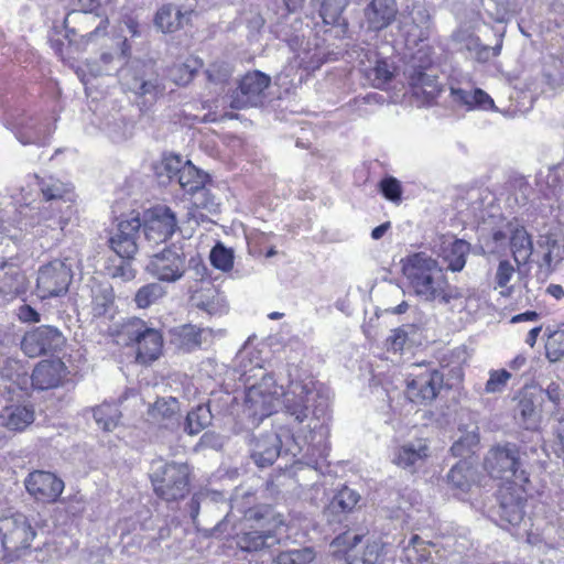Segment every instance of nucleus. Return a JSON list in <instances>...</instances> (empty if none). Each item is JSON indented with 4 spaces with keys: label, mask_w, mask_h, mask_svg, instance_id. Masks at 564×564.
<instances>
[{
    "label": "nucleus",
    "mask_w": 564,
    "mask_h": 564,
    "mask_svg": "<svg viewBox=\"0 0 564 564\" xmlns=\"http://www.w3.org/2000/svg\"><path fill=\"white\" fill-rule=\"evenodd\" d=\"M66 554L63 542L55 538L45 540L42 545L30 547L28 555L40 563H51L61 560Z\"/></svg>",
    "instance_id": "nucleus-38"
},
{
    "label": "nucleus",
    "mask_w": 564,
    "mask_h": 564,
    "mask_svg": "<svg viewBox=\"0 0 564 564\" xmlns=\"http://www.w3.org/2000/svg\"><path fill=\"white\" fill-rule=\"evenodd\" d=\"M283 523L282 516L270 507L248 509L243 513L242 532L238 535L237 544L248 552L272 547L280 542L278 530Z\"/></svg>",
    "instance_id": "nucleus-4"
},
{
    "label": "nucleus",
    "mask_w": 564,
    "mask_h": 564,
    "mask_svg": "<svg viewBox=\"0 0 564 564\" xmlns=\"http://www.w3.org/2000/svg\"><path fill=\"white\" fill-rule=\"evenodd\" d=\"M166 295V289L158 282L143 285L138 290L134 302L138 307L147 308Z\"/></svg>",
    "instance_id": "nucleus-50"
},
{
    "label": "nucleus",
    "mask_w": 564,
    "mask_h": 564,
    "mask_svg": "<svg viewBox=\"0 0 564 564\" xmlns=\"http://www.w3.org/2000/svg\"><path fill=\"white\" fill-rule=\"evenodd\" d=\"M223 499V495L217 491L200 490L199 492L195 494L189 503L192 518L195 519L198 516L202 505L208 506L209 503H217Z\"/></svg>",
    "instance_id": "nucleus-56"
},
{
    "label": "nucleus",
    "mask_w": 564,
    "mask_h": 564,
    "mask_svg": "<svg viewBox=\"0 0 564 564\" xmlns=\"http://www.w3.org/2000/svg\"><path fill=\"white\" fill-rule=\"evenodd\" d=\"M484 467L492 478L503 480V486H527L530 481L527 453L514 443L492 446L485 456Z\"/></svg>",
    "instance_id": "nucleus-5"
},
{
    "label": "nucleus",
    "mask_w": 564,
    "mask_h": 564,
    "mask_svg": "<svg viewBox=\"0 0 564 564\" xmlns=\"http://www.w3.org/2000/svg\"><path fill=\"white\" fill-rule=\"evenodd\" d=\"M0 375L2 378H6L13 382L19 389L24 390L29 383V376L26 368L21 364V361L8 358L4 360L3 365L0 368Z\"/></svg>",
    "instance_id": "nucleus-48"
},
{
    "label": "nucleus",
    "mask_w": 564,
    "mask_h": 564,
    "mask_svg": "<svg viewBox=\"0 0 564 564\" xmlns=\"http://www.w3.org/2000/svg\"><path fill=\"white\" fill-rule=\"evenodd\" d=\"M475 470L467 462H458L447 474V482L456 489L467 491L474 482Z\"/></svg>",
    "instance_id": "nucleus-43"
},
{
    "label": "nucleus",
    "mask_w": 564,
    "mask_h": 564,
    "mask_svg": "<svg viewBox=\"0 0 564 564\" xmlns=\"http://www.w3.org/2000/svg\"><path fill=\"white\" fill-rule=\"evenodd\" d=\"M556 219L558 231L541 236L535 251L536 256L542 253V260H538V263L546 273H550L554 265L564 258V204L558 207Z\"/></svg>",
    "instance_id": "nucleus-17"
},
{
    "label": "nucleus",
    "mask_w": 564,
    "mask_h": 564,
    "mask_svg": "<svg viewBox=\"0 0 564 564\" xmlns=\"http://www.w3.org/2000/svg\"><path fill=\"white\" fill-rule=\"evenodd\" d=\"M443 387V376L437 370L410 373L406 378V398L417 404L432 402Z\"/></svg>",
    "instance_id": "nucleus-18"
},
{
    "label": "nucleus",
    "mask_w": 564,
    "mask_h": 564,
    "mask_svg": "<svg viewBox=\"0 0 564 564\" xmlns=\"http://www.w3.org/2000/svg\"><path fill=\"white\" fill-rule=\"evenodd\" d=\"M113 291L109 285H99L93 291L91 313L95 317L109 314L113 306Z\"/></svg>",
    "instance_id": "nucleus-47"
},
{
    "label": "nucleus",
    "mask_w": 564,
    "mask_h": 564,
    "mask_svg": "<svg viewBox=\"0 0 564 564\" xmlns=\"http://www.w3.org/2000/svg\"><path fill=\"white\" fill-rule=\"evenodd\" d=\"M121 413L116 404L102 403L94 409V419L99 427L112 431L119 423Z\"/></svg>",
    "instance_id": "nucleus-49"
},
{
    "label": "nucleus",
    "mask_w": 564,
    "mask_h": 564,
    "mask_svg": "<svg viewBox=\"0 0 564 564\" xmlns=\"http://www.w3.org/2000/svg\"><path fill=\"white\" fill-rule=\"evenodd\" d=\"M259 382L248 387L245 404L250 416L262 420L270 416L281 404L285 413L299 424L306 422L307 434L303 442L308 447L317 446L319 452L325 449V438L328 429L325 424L327 411L326 400L318 393L312 380L291 381L288 390L278 386L272 376L264 373L259 367Z\"/></svg>",
    "instance_id": "nucleus-1"
},
{
    "label": "nucleus",
    "mask_w": 564,
    "mask_h": 564,
    "mask_svg": "<svg viewBox=\"0 0 564 564\" xmlns=\"http://www.w3.org/2000/svg\"><path fill=\"white\" fill-rule=\"evenodd\" d=\"M205 332V329H200L194 325L182 326L177 332L181 346L187 350L199 347L202 345V335Z\"/></svg>",
    "instance_id": "nucleus-54"
},
{
    "label": "nucleus",
    "mask_w": 564,
    "mask_h": 564,
    "mask_svg": "<svg viewBox=\"0 0 564 564\" xmlns=\"http://www.w3.org/2000/svg\"><path fill=\"white\" fill-rule=\"evenodd\" d=\"M28 492L39 501L55 502L64 490V481L50 471L35 470L26 477Z\"/></svg>",
    "instance_id": "nucleus-23"
},
{
    "label": "nucleus",
    "mask_w": 564,
    "mask_h": 564,
    "mask_svg": "<svg viewBox=\"0 0 564 564\" xmlns=\"http://www.w3.org/2000/svg\"><path fill=\"white\" fill-rule=\"evenodd\" d=\"M202 67V63L197 58H188L184 64L172 70L173 79L178 85H185L191 82L194 74Z\"/></svg>",
    "instance_id": "nucleus-55"
},
{
    "label": "nucleus",
    "mask_w": 564,
    "mask_h": 564,
    "mask_svg": "<svg viewBox=\"0 0 564 564\" xmlns=\"http://www.w3.org/2000/svg\"><path fill=\"white\" fill-rule=\"evenodd\" d=\"M141 225L142 223L138 215L131 216L120 220L116 230L111 234L109 239L110 248L121 259L130 260L135 256L140 247L138 239Z\"/></svg>",
    "instance_id": "nucleus-19"
},
{
    "label": "nucleus",
    "mask_w": 564,
    "mask_h": 564,
    "mask_svg": "<svg viewBox=\"0 0 564 564\" xmlns=\"http://www.w3.org/2000/svg\"><path fill=\"white\" fill-rule=\"evenodd\" d=\"M361 539L362 534L351 531L338 535L330 544L334 555L343 557L346 564H383V545L378 541L367 543L361 556L356 555L355 549Z\"/></svg>",
    "instance_id": "nucleus-11"
},
{
    "label": "nucleus",
    "mask_w": 564,
    "mask_h": 564,
    "mask_svg": "<svg viewBox=\"0 0 564 564\" xmlns=\"http://www.w3.org/2000/svg\"><path fill=\"white\" fill-rule=\"evenodd\" d=\"M212 422V413L207 405H198L189 411L184 423V431L189 435H196Z\"/></svg>",
    "instance_id": "nucleus-46"
},
{
    "label": "nucleus",
    "mask_w": 564,
    "mask_h": 564,
    "mask_svg": "<svg viewBox=\"0 0 564 564\" xmlns=\"http://www.w3.org/2000/svg\"><path fill=\"white\" fill-rule=\"evenodd\" d=\"M403 274L414 294L424 302L449 304L459 297L457 289L449 285L443 268L424 252L414 253L404 260Z\"/></svg>",
    "instance_id": "nucleus-2"
},
{
    "label": "nucleus",
    "mask_w": 564,
    "mask_h": 564,
    "mask_svg": "<svg viewBox=\"0 0 564 564\" xmlns=\"http://www.w3.org/2000/svg\"><path fill=\"white\" fill-rule=\"evenodd\" d=\"M210 262L215 268L227 271L232 267V254L228 249L218 245L210 252Z\"/></svg>",
    "instance_id": "nucleus-58"
},
{
    "label": "nucleus",
    "mask_w": 564,
    "mask_h": 564,
    "mask_svg": "<svg viewBox=\"0 0 564 564\" xmlns=\"http://www.w3.org/2000/svg\"><path fill=\"white\" fill-rule=\"evenodd\" d=\"M24 286V275L14 265H3L0 268V294L3 296H14L19 294Z\"/></svg>",
    "instance_id": "nucleus-39"
},
{
    "label": "nucleus",
    "mask_w": 564,
    "mask_h": 564,
    "mask_svg": "<svg viewBox=\"0 0 564 564\" xmlns=\"http://www.w3.org/2000/svg\"><path fill=\"white\" fill-rule=\"evenodd\" d=\"M65 376L66 367L62 360H42L32 372L31 382L37 390H48L58 387Z\"/></svg>",
    "instance_id": "nucleus-25"
},
{
    "label": "nucleus",
    "mask_w": 564,
    "mask_h": 564,
    "mask_svg": "<svg viewBox=\"0 0 564 564\" xmlns=\"http://www.w3.org/2000/svg\"><path fill=\"white\" fill-rule=\"evenodd\" d=\"M510 378L511 373L505 369L490 371L489 379L487 380L485 386V392H501L506 388Z\"/></svg>",
    "instance_id": "nucleus-57"
},
{
    "label": "nucleus",
    "mask_w": 564,
    "mask_h": 564,
    "mask_svg": "<svg viewBox=\"0 0 564 564\" xmlns=\"http://www.w3.org/2000/svg\"><path fill=\"white\" fill-rule=\"evenodd\" d=\"M413 94L423 97L426 101L433 100L440 93L437 78L421 69H415L409 77Z\"/></svg>",
    "instance_id": "nucleus-35"
},
{
    "label": "nucleus",
    "mask_w": 564,
    "mask_h": 564,
    "mask_svg": "<svg viewBox=\"0 0 564 564\" xmlns=\"http://www.w3.org/2000/svg\"><path fill=\"white\" fill-rule=\"evenodd\" d=\"M78 2L79 9L67 13L64 19L66 37L78 50L100 44L108 36L109 18L105 8L96 1L89 4Z\"/></svg>",
    "instance_id": "nucleus-3"
},
{
    "label": "nucleus",
    "mask_w": 564,
    "mask_h": 564,
    "mask_svg": "<svg viewBox=\"0 0 564 564\" xmlns=\"http://www.w3.org/2000/svg\"><path fill=\"white\" fill-rule=\"evenodd\" d=\"M398 13L395 0H372L365 9L368 28L380 31L388 28Z\"/></svg>",
    "instance_id": "nucleus-26"
},
{
    "label": "nucleus",
    "mask_w": 564,
    "mask_h": 564,
    "mask_svg": "<svg viewBox=\"0 0 564 564\" xmlns=\"http://www.w3.org/2000/svg\"><path fill=\"white\" fill-rule=\"evenodd\" d=\"M35 178L44 199L50 203L40 210L39 226L52 231H63L68 224L70 206H66V212L59 210L58 215L53 212L61 200L65 202V197L70 193L69 185L54 177L40 180L35 176Z\"/></svg>",
    "instance_id": "nucleus-7"
},
{
    "label": "nucleus",
    "mask_w": 564,
    "mask_h": 564,
    "mask_svg": "<svg viewBox=\"0 0 564 564\" xmlns=\"http://www.w3.org/2000/svg\"><path fill=\"white\" fill-rule=\"evenodd\" d=\"M121 85L147 101H154L164 93V85L152 66L135 62L120 72Z\"/></svg>",
    "instance_id": "nucleus-10"
},
{
    "label": "nucleus",
    "mask_w": 564,
    "mask_h": 564,
    "mask_svg": "<svg viewBox=\"0 0 564 564\" xmlns=\"http://www.w3.org/2000/svg\"><path fill=\"white\" fill-rule=\"evenodd\" d=\"M188 476L189 468L186 464L165 463L153 468L151 481L160 498L175 501L188 492Z\"/></svg>",
    "instance_id": "nucleus-8"
},
{
    "label": "nucleus",
    "mask_w": 564,
    "mask_h": 564,
    "mask_svg": "<svg viewBox=\"0 0 564 564\" xmlns=\"http://www.w3.org/2000/svg\"><path fill=\"white\" fill-rule=\"evenodd\" d=\"M496 510L501 524L518 525L524 517L525 486H502Z\"/></svg>",
    "instance_id": "nucleus-20"
},
{
    "label": "nucleus",
    "mask_w": 564,
    "mask_h": 564,
    "mask_svg": "<svg viewBox=\"0 0 564 564\" xmlns=\"http://www.w3.org/2000/svg\"><path fill=\"white\" fill-rule=\"evenodd\" d=\"M430 457V446L426 438H414L406 441L395 447L392 455V463L399 468L415 473L422 468Z\"/></svg>",
    "instance_id": "nucleus-22"
},
{
    "label": "nucleus",
    "mask_w": 564,
    "mask_h": 564,
    "mask_svg": "<svg viewBox=\"0 0 564 564\" xmlns=\"http://www.w3.org/2000/svg\"><path fill=\"white\" fill-rule=\"evenodd\" d=\"M509 247L518 268L525 264L533 254V242L527 229L522 226L509 225Z\"/></svg>",
    "instance_id": "nucleus-28"
},
{
    "label": "nucleus",
    "mask_w": 564,
    "mask_h": 564,
    "mask_svg": "<svg viewBox=\"0 0 564 564\" xmlns=\"http://www.w3.org/2000/svg\"><path fill=\"white\" fill-rule=\"evenodd\" d=\"M52 129L46 127L42 129V127H37L32 120L21 124L17 131V139L24 145L26 144H37L44 145L46 143V139L51 135Z\"/></svg>",
    "instance_id": "nucleus-42"
},
{
    "label": "nucleus",
    "mask_w": 564,
    "mask_h": 564,
    "mask_svg": "<svg viewBox=\"0 0 564 564\" xmlns=\"http://www.w3.org/2000/svg\"><path fill=\"white\" fill-rule=\"evenodd\" d=\"M191 294V303L197 310L210 315H223L228 310L226 297L212 283L207 281L199 288L188 285Z\"/></svg>",
    "instance_id": "nucleus-24"
},
{
    "label": "nucleus",
    "mask_w": 564,
    "mask_h": 564,
    "mask_svg": "<svg viewBox=\"0 0 564 564\" xmlns=\"http://www.w3.org/2000/svg\"><path fill=\"white\" fill-rule=\"evenodd\" d=\"M34 421V411L26 405H9L0 412V425L10 431H23Z\"/></svg>",
    "instance_id": "nucleus-31"
},
{
    "label": "nucleus",
    "mask_w": 564,
    "mask_h": 564,
    "mask_svg": "<svg viewBox=\"0 0 564 564\" xmlns=\"http://www.w3.org/2000/svg\"><path fill=\"white\" fill-rule=\"evenodd\" d=\"M185 14L173 4L162 6L155 15V25L164 33L174 32L183 24Z\"/></svg>",
    "instance_id": "nucleus-40"
},
{
    "label": "nucleus",
    "mask_w": 564,
    "mask_h": 564,
    "mask_svg": "<svg viewBox=\"0 0 564 564\" xmlns=\"http://www.w3.org/2000/svg\"><path fill=\"white\" fill-rule=\"evenodd\" d=\"M460 42L462 48L466 50L473 58L478 62H488L490 58L499 55L502 45V34H497V42L492 46L481 43L480 39L473 34L464 35Z\"/></svg>",
    "instance_id": "nucleus-32"
},
{
    "label": "nucleus",
    "mask_w": 564,
    "mask_h": 564,
    "mask_svg": "<svg viewBox=\"0 0 564 564\" xmlns=\"http://www.w3.org/2000/svg\"><path fill=\"white\" fill-rule=\"evenodd\" d=\"M487 14L496 22H505L518 10V0H481Z\"/></svg>",
    "instance_id": "nucleus-45"
},
{
    "label": "nucleus",
    "mask_w": 564,
    "mask_h": 564,
    "mask_svg": "<svg viewBox=\"0 0 564 564\" xmlns=\"http://www.w3.org/2000/svg\"><path fill=\"white\" fill-rule=\"evenodd\" d=\"M516 276V267L507 259L500 260L492 278L494 290L498 291L501 296H512Z\"/></svg>",
    "instance_id": "nucleus-34"
},
{
    "label": "nucleus",
    "mask_w": 564,
    "mask_h": 564,
    "mask_svg": "<svg viewBox=\"0 0 564 564\" xmlns=\"http://www.w3.org/2000/svg\"><path fill=\"white\" fill-rule=\"evenodd\" d=\"M183 165L184 164L178 156L166 158L163 161V169L171 181L178 178Z\"/></svg>",
    "instance_id": "nucleus-63"
},
{
    "label": "nucleus",
    "mask_w": 564,
    "mask_h": 564,
    "mask_svg": "<svg viewBox=\"0 0 564 564\" xmlns=\"http://www.w3.org/2000/svg\"><path fill=\"white\" fill-rule=\"evenodd\" d=\"M451 97L453 101L466 106L468 109L478 108L481 110L495 109L492 98L482 89L465 90L462 88L451 87Z\"/></svg>",
    "instance_id": "nucleus-33"
},
{
    "label": "nucleus",
    "mask_w": 564,
    "mask_h": 564,
    "mask_svg": "<svg viewBox=\"0 0 564 564\" xmlns=\"http://www.w3.org/2000/svg\"><path fill=\"white\" fill-rule=\"evenodd\" d=\"M207 268L203 263H196L189 274V279L193 281V283L189 282L188 285H194V288H199L200 285H204L207 281H210L208 279L207 274Z\"/></svg>",
    "instance_id": "nucleus-62"
},
{
    "label": "nucleus",
    "mask_w": 564,
    "mask_h": 564,
    "mask_svg": "<svg viewBox=\"0 0 564 564\" xmlns=\"http://www.w3.org/2000/svg\"><path fill=\"white\" fill-rule=\"evenodd\" d=\"M469 253V243L462 239L452 241L443 249V259L447 263V270L453 272L462 271L466 264V257Z\"/></svg>",
    "instance_id": "nucleus-37"
},
{
    "label": "nucleus",
    "mask_w": 564,
    "mask_h": 564,
    "mask_svg": "<svg viewBox=\"0 0 564 564\" xmlns=\"http://www.w3.org/2000/svg\"><path fill=\"white\" fill-rule=\"evenodd\" d=\"M371 85L376 88H383L393 77V70L386 61H378L367 73Z\"/></svg>",
    "instance_id": "nucleus-53"
},
{
    "label": "nucleus",
    "mask_w": 564,
    "mask_h": 564,
    "mask_svg": "<svg viewBox=\"0 0 564 564\" xmlns=\"http://www.w3.org/2000/svg\"><path fill=\"white\" fill-rule=\"evenodd\" d=\"M108 274L112 279H120L122 281H131L135 278L137 271L132 268L130 262L123 259L118 264H112L107 268Z\"/></svg>",
    "instance_id": "nucleus-59"
},
{
    "label": "nucleus",
    "mask_w": 564,
    "mask_h": 564,
    "mask_svg": "<svg viewBox=\"0 0 564 564\" xmlns=\"http://www.w3.org/2000/svg\"><path fill=\"white\" fill-rule=\"evenodd\" d=\"M180 404L175 398H162L156 400L150 411L151 416L163 427L176 431L181 425Z\"/></svg>",
    "instance_id": "nucleus-29"
},
{
    "label": "nucleus",
    "mask_w": 564,
    "mask_h": 564,
    "mask_svg": "<svg viewBox=\"0 0 564 564\" xmlns=\"http://www.w3.org/2000/svg\"><path fill=\"white\" fill-rule=\"evenodd\" d=\"M73 279L70 264L55 259L39 269L36 292L42 299L59 296L67 292Z\"/></svg>",
    "instance_id": "nucleus-13"
},
{
    "label": "nucleus",
    "mask_w": 564,
    "mask_h": 564,
    "mask_svg": "<svg viewBox=\"0 0 564 564\" xmlns=\"http://www.w3.org/2000/svg\"><path fill=\"white\" fill-rule=\"evenodd\" d=\"M271 78L262 72H249L239 80L238 87L230 95L232 109L257 107L263 102Z\"/></svg>",
    "instance_id": "nucleus-15"
},
{
    "label": "nucleus",
    "mask_w": 564,
    "mask_h": 564,
    "mask_svg": "<svg viewBox=\"0 0 564 564\" xmlns=\"http://www.w3.org/2000/svg\"><path fill=\"white\" fill-rule=\"evenodd\" d=\"M192 195V205L194 210H189L187 214V221H194L196 225L203 219L202 214H197L196 209H205L209 213L217 210L218 203L214 195L206 188V184L197 189L189 193Z\"/></svg>",
    "instance_id": "nucleus-36"
},
{
    "label": "nucleus",
    "mask_w": 564,
    "mask_h": 564,
    "mask_svg": "<svg viewBox=\"0 0 564 564\" xmlns=\"http://www.w3.org/2000/svg\"><path fill=\"white\" fill-rule=\"evenodd\" d=\"M63 341V335L56 327L42 325L24 335L21 347L25 355L35 358L56 350Z\"/></svg>",
    "instance_id": "nucleus-21"
},
{
    "label": "nucleus",
    "mask_w": 564,
    "mask_h": 564,
    "mask_svg": "<svg viewBox=\"0 0 564 564\" xmlns=\"http://www.w3.org/2000/svg\"><path fill=\"white\" fill-rule=\"evenodd\" d=\"M117 343L130 346L137 345V361L148 365L156 360L163 348V337L161 333L148 326V324L138 317H130L120 323L116 329Z\"/></svg>",
    "instance_id": "nucleus-6"
},
{
    "label": "nucleus",
    "mask_w": 564,
    "mask_h": 564,
    "mask_svg": "<svg viewBox=\"0 0 564 564\" xmlns=\"http://www.w3.org/2000/svg\"><path fill=\"white\" fill-rule=\"evenodd\" d=\"M281 440L276 433H268L254 438L251 457L259 467L271 466L279 457Z\"/></svg>",
    "instance_id": "nucleus-27"
},
{
    "label": "nucleus",
    "mask_w": 564,
    "mask_h": 564,
    "mask_svg": "<svg viewBox=\"0 0 564 564\" xmlns=\"http://www.w3.org/2000/svg\"><path fill=\"white\" fill-rule=\"evenodd\" d=\"M541 79L549 90L555 91L564 86V61L553 54L541 58Z\"/></svg>",
    "instance_id": "nucleus-30"
},
{
    "label": "nucleus",
    "mask_w": 564,
    "mask_h": 564,
    "mask_svg": "<svg viewBox=\"0 0 564 564\" xmlns=\"http://www.w3.org/2000/svg\"><path fill=\"white\" fill-rule=\"evenodd\" d=\"M454 546L453 538H446L442 544L424 541L414 534L403 549V557L409 564L434 563L432 550L440 562L454 564L458 561L460 551H449Z\"/></svg>",
    "instance_id": "nucleus-12"
},
{
    "label": "nucleus",
    "mask_w": 564,
    "mask_h": 564,
    "mask_svg": "<svg viewBox=\"0 0 564 564\" xmlns=\"http://www.w3.org/2000/svg\"><path fill=\"white\" fill-rule=\"evenodd\" d=\"M36 531L29 518L17 512L0 517V540L3 547L15 557L26 556Z\"/></svg>",
    "instance_id": "nucleus-9"
},
{
    "label": "nucleus",
    "mask_w": 564,
    "mask_h": 564,
    "mask_svg": "<svg viewBox=\"0 0 564 564\" xmlns=\"http://www.w3.org/2000/svg\"><path fill=\"white\" fill-rule=\"evenodd\" d=\"M545 356L551 362L564 357V324L554 329L546 328Z\"/></svg>",
    "instance_id": "nucleus-44"
},
{
    "label": "nucleus",
    "mask_w": 564,
    "mask_h": 564,
    "mask_svg": "<svg viewBox=\"0 0 564 564\" xmlns=\"http://www.w3.org/2000/svg\"><path fill=\"white\" fill-rule=\"evenodd\" d=\"M406 341V333L403 328H398L388 337L387 344L393 351L402 350Z\"/></svg>",
    "instance_id": "nucleus-64"
},
{
    "label": "nucleus",
    "mask_w": 564,
    "mask_h": 564,
    "mask_svg": "<svg viewBox=\"0 0 564 564\" xmlns=\"http://www.w3.org/2000/svg\"><path fill=\"white\" fill-rule=\"evenodd\" d=\"M145 271L161 282L175 283L185 275V257L175 250L164 249L151 257Z\"/></svg>",
    "instance_id": "nucleus-16"
},
{
    "label": "nucleus",
    "mask_w": 564,
    "mask_h": 564,
    "mask_svg": "<svg viewBox=\"0 0 564 564\" xmlns=\"http://www.w3.org/2000/svg\"><path fill=\"white\" fill-rule=\"evenodd\" d=\"M380 191L391 202L401 199L402 188L400 182L394 177H386L380 182Z\"/></svg>",
    "instance_id": "nucleus-60"
},
{
    "label": "nucleus",
    "mask_w": 564,
    "mask_h": 564,
    "mask_svg": "<svg viewBox=\"0 0 564 564\" xmlns=\"http://www.w3.org/2000/svg\"><path fill=\"white\" fill-rule=\"evenodd\" d=\"M180 173L176 182L188 194L202 188L208 181V175L191 162L184 163Z\"/></svg>",
    "instance_id": "nucleus-41"
},
{
    "label": "nucleus",
    "mask_w": 564,
    "mask_h": 564,
    "mask_svg": "<svg viewBox=\"0 0 564 564\" xmlns=\"http://www.w3.org/2000/svg\"><path fill=\"white\" fill-rule=\"evenodd\" d=\"M360 496L352 489L344 487L332 499L329 510L332 512H349L351 511Z\"/></svg>",
    "instance_id": "nucleus-52"
},
{
    "label": "nucleus",
    "mask_w": 564,
    "mask_h": 564,
    "mask_svg": "<svg viewBox=\"0 0 564 564\" xmlns=\"http://www.w3.org/2000/svg\"><path fill=\"white\" fill-rule=\"evenodd\" d=\"M141 226H143L144 240L152 249L173 236L177 228V219L170 207L159 205L144 213Z\"/></svg>",
    "instance_id": "nucleus-14"
},
{
    "label": "nucleus",
    "mask_w": 564,
    "mask_h": 564,
    "mask_svg": "<svg viewBox=\"0 0 564 564\" xmlns=\"http://www.w3.org/2000/svg\"><path fill=\"white\" fill-rule=\"evenodd\" d=\"M508 237L509 232L507 234L502 230H496L486 239L485 246L491 253L499 252L500 249L505 248Z\"/></svg>",
    "instance_id": "nucleus-61"
},
{
    "label": "nucleus",
    "mask_w": 564,
    "mask_h": 564,
    "mask_svg": "<svg viewBox=\"0 0 564 564\" xmlns=\"http://www.w3.org/2000/svg\"><path fill=\"white\" fill-rule=\"evenodd\" d=\"M314 558V550L310 546H304L280 552L274 562L276 564H310Z\"/></svg>",
    "instance_id": "nucleus-51"
}]
</instances>
